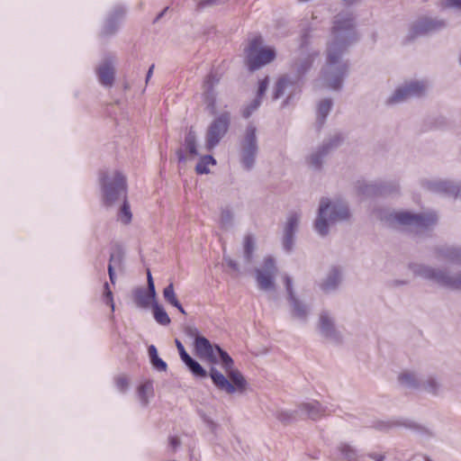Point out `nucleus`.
<instances>
[{
  "label": "nucleus",
  "mask_w": 461,
  "mask_h": 461,
  "mask_svg": "<svg viewBox=\"0 0 461 461\" xmlns=\"http://www.w3.org/2000/svg\"><path fill=\"white\" fill-rule=\"evenodd\" d=\"M355 15L348 11L334 16L331 40L327 47L326 64L321 70V81L331 90H339L347 76L348 66L342 56L348 46L358 40Z\"/></svg>",
  "instance_id": "nucleus-1"
},
{
  "label": "nucleus",
  "mask_w": 461,
  "mask_h": 461,
  "mask_svg": "<svg viewBox=\"0 0 461 461\" xmlns=\"http://www.w3.org/2000/svg\"><path fill=\"white\" fill-rule=\"evenodd\" d=\"M99 181L103 193V200L106 206H112L118 201L122 204L118 212V220L128 224L132 218L130 205L126 200V179L119 171H103L100 173Z\"/></svg>",
  "instance_id": "nucleus-2"
},
{
  "label": "nucleus",
  "mask_w": 461,
  "mask_h": 461,
  "mask_svg": "<svg viewBox=\"0 0 461 461\" xmlns=\"http://www.w3.org/2000/svg\"><path fill=\"white\" fill-rule=\"evenodd\" d=\"M215 352L219 355L221 364L229 379L212 366L209 372L212 384L218 390L228 394H233L237 392L244 393L248 386L247 380L239 370L234 368V362L231 357L219 345H215Z\"/></svg>",
  "instance_id": "nucleus-3"
},
{
  "label": "nucleus",
  "mask_w": 461,
  "mask_h": 461,
  "mask_svg": "<svg viewBox=\"0 0 461 461\" xmlns=\"http://www.w3.org/2000/svg\"><path fill=\"white\" fill-rule=\"evenodd\" d=\"M382 219L390 227L422 234L437 223L438 216L434 212L413 213L408 211H398L385 213Z\"/></svg>",
  "instance_id": "nucleus-4"
},
{
  "label": "nucleus",
  "mask_w": 461,
  "mask_h": 461,
  "mask_svg": "<svg viewBox=\"0 0 461 461\" xmlns=\"http://www.w3.org/2000/svg\"><path fill=\"white\" fill-rule=\"evenodd\" d=\"M348 216V206L345 202L339 199L330 200L327 197H322L320 201L314 229L319 235L326 236L330 224L345 221Z\"/></svg>",
  "instance_id": "nucleus-5"
},
{
  "label": "nucleus",
  "mask_w": 461,
  "mask_h": 461,
  "mask_svg": "<svg viewBox=\"0 0 461 461\" xmlns=\"http://www.w3.org/2000/svg\"><path fill=\"white\" fill-rule=\"evenodd\" d=\"M408 267L415 276L432 281L447 288L461 290V272L451 274L447 270L420 263H411Z\"/></svg>",
  "instance_id": "nucleus-6"
},
{
  "label": "nucleus",
  "mask_w": 461,
  "mask_h": 461,
  "mask_svg": "<svg viewBox=\"0 0 461 461\" xmlns=\"http://www.w3.org/2000/svg\"><path fill=\"white\" fill-rule=\"evenodd\" d=\"M275 58V49L264 47L263 40L260 37L254 38L246 50V61L251 71H255L270 63Z\"/></svg>",
  "instance_id": "nucleus-7"
},
{
  "label": "nucleus",
  "mask_w": 461,
  "mask_h": 461,
  "mask_svg": "<svg viewBox=\"0 0 461 461\" xmlns=\"http://www.w3.org/2000/svg\"><path fill=\"white\" fill-rule=\"evenodd\" d=\"M258 150L257 127L249 122L240 140V164L245 170L250 171L254 167Z\"/></svg>",
  "instance_id": "nucleus-8"
},
{
  "label": "nucleus",
  "mask_w": 461,
  "mask_h": 461,
  "mask_svg": "<svg viewBox=\"0 0 461 461\" xmlns=\"http://www.w3.org/2000/svg\"><path fill=\"white\" fill-rule=\"evenodd\" d=\"M427 85L422 80H411L398 86L388 97V104H396L413 97H420L426 92Z\"/></svg>",
  "instance_id": "nucleus-9"
},
{
  "label": "nucleus",
  "mask_w": 461,
  "mask_h": 461,
  "mask_svg": "<svg viewBox=\"0 0 461 461\" xmlns=\"http://www.w3.org/2000/svg\"><path fill=\"white\" fill-rule=\"evenodd\" d=\"M284 283L287 293V300L291 307L292 316L302 323H306L311 313L310 305L295 294L291 276L285 275L284 276Z\"/></svg>",
  "instance_id": "nucleus-10"
},
{
  "label": "nucleus",
  "mask_w": 461,
  "mask_h": 461,
  "mask_svg": "<svg viewBox=\"0 0 461 461\" xmlns=\"http://www.w3.org/2000/svg\"><path fill=\"white\" fill-rule=\"evenodd\" d=\"M230 116L225 112L215 118L209 125L205 136V149H213L224 137L230 126Z\"/></svg>",
  "instance_id": "nucleus-11"
},
{
  "label": "nucleus",
  "mask_w": 461,
  "mask_h": 461,
  "mask_svg": "<svg viewBox=\"0 0 461 461\" xmlns=\"http://www.w3.org/2000/svg\"><path fill=\"white\" fill-rule=\"evenodd\" d=\"M276 273L277 267L274 258L270 256L266 257L262 267L255 269V277L258 289L265 292L275 291Z\"/></svg>",
  "instance_id": "nucleus-12"
},
{
  "label": "nucleus",
  "mask_w": 461,
  "mask_h": 461,
  "mask_svg": "<svg viewBox=\"0 0 461 461\" xmlns=\"http://www.w3.org/2000/svg\"><path fill=\"white\" fill-rule=\"evenodd\" d=\"M298 78L292 75H285L281 77L276 83L273 90L272 98L277 100L285 96L283 106L288 104L300 89Z\"/></svg>",
  "instance_id": "nucleus-13"
},
{
  "label": "nucleus",
  "mask_w": 461,
  "mask_h": 461,
  "mask_svg": "<svg viewBox=\"0 0 461 461\" xmlns=\"http://www.w3.org/2000/svg\"><path fill=\"white\" fill-rule=\"evenodd\" d=\"M447 26L443 19L423 16L416 20L410 27L409 37L415 38L430 32H438Z\"/></svg>",
  "instance_id": "nucleus-14"
},
{
  "label": "nucleus",
  "mask_w": 461,
  "mask_h": 461,
  "mask_svg": "<svg viewBox=\"0 0 461 461\" xmlns=\"http://www.w3.org/2000/svg\"><path fill=\"white\" fill-rule=\"evenodd\" d=\"M318 329L321 335L330 342L335 345L342 342V335L336 329L334 318L328 311H322L320 313Z\"/></svg>",
  "instance_id": "nucleus-15"
},
{
  "label": "nucleus",
  "mask_w": 461,
  "mask_h": 461,
  "mask_svg": "<svg viewBox=\"0 0 461 461\" xmlns=\"http://www.w3.org/2000/svg\"><path fill=\"white\" fill-rule=\"evenodd\" d=\"M188 336L194 339V351L199 357L208 359L213 363L217 361L214 356L215 345L212 346L210 340L202 336L196 328H189Z\"/></svg>",
  "instance_id": "nucleus-16"
},
{
  "label": "nucleus",
  "mask_w": 461,
  "mask_h": 461,
  "mask_svg": "<svg viewBox=\"0 0 461 461\" xmlns=\"http://www.w3.org/2000/svg\"><path fill=\"white\" fill-rule=\"evenodd\" d=\"M425 189L442 195L461 198V184L449 180H426L422 183Z\"/></svg>",
  "instance_id": "nucleus-17"
},
{
  "label": "nucleus",
  "mask_w": 461,
  "mask_h": 461,
  "mask_svg": "<svg viewBox=\"0 0 461 461\" xmlns=\"http://www.w3.org/2000/svg\"><path fill=\"white\" fill-rule=\"evenodd\" d=\"M358 194L364 196H372L377 194H387L398 190L396 183H367L358 181L356 185Z\"/></svg>",
  "instance_id": "nucleus-18"
},
{
  "label": "nucleus",
  "mask_w": 461,
  "mask_h": 461,
  "mask_svg": "<svg viewBox=\"0 0 461 461\" xmlns=\"http://www.w3.org/2000/svg\"><path fill=\"white\" fill-rule=\"evenodd\" d=\"M219 82L220 78L213 74L208 75L203 82V101L212 114L217 113V92L215 86Z\"/></svg>",
  "instance_id": "nucleus-19"
},
{
  "label": "nucleus",
  "mask_w": 461,
  "mask_h": 461,
  "mask_svg": "<svg viewBox=\"0 0 461 461\" xmlns=\"http://www.w3.org/2000/svg\"><path fill=\"white\" fill-rule=\"evenodd\" d=\"M96 75L100 84L105 87H111L114 82V59L105 56L96 68Z\"/></svg>",
  "instance_id": "nucleus-20"
},
{
  "label": "nucleus",
  "mask_w": 461,
  "mask_h": 461,
  "mask_svg": "<svg viewBox=\"0 0 461 461\" xmlns=\"http://www.w3.org/2000/svg\"><path fill=\"white\" fill-rule=\"evenodd\" d=\"M269 84V77H265L258 81L256 96L249 104H245L241 109L243 118L249 119L261 105L263 96L265 95Z\"/></svg>",
  "instance_id": "nucleus-21"
},
{
  "label": "nucleus",
  "mask_w": 461,
  "mask_h": 461,
  "mask_svg": "<svg viewBox=\"0 0 461 461\" xmlns=\"http://www.w3.org/2000/svg\"><path fill=\"white\" fill-rule=\"evenodd\" d=\"M126 14V9L122 5H116L106 17L103 29L102 34L105 36L114 34Z\"/></svg>",
  "instance_id": "nucleus-22"
},
{
  "label": "nucleus",
  "mask_w": 461,
  "mask_h": 461,
  "mask_svg": "<svg viewBox=\"0 0 461 461\" xmlns=\"http://www.w3.org/2000/svg\"><path fill=\"white\" fill-rule=\"evenodd\" d=\"M438 259L461 266V246L444 244L435 248Z\"/></svg>",
  "instance_id": "nucleus-23"
},
{
  "label": "nucleus",
  "mask_w": 461,
  "mask_h": 461,
  "mask_svg": "<svg viewBox=\"0 0 461 461\" xmlns=\"http://www.w3.org/2000/svg\"><path fill=\"white\" fill-rule=\"evenodd\" d=\"M342 281V273L337 267H332L321 284V289L324 293H331L338 289Z\"/></svg>",
  "instance_id": "nucleus-24"
},
{
  "label": "nucleus",
  "mask_w": 461,
  "mask_h": 461,
  "mask_svg": "<svg viewBox=\"0 0 461 461\" xmlns=\"http://www.w3.org/2000/svg\"><path fill=\"white\" fill-rule=\"evenodd\" d=\"M314 60V55H303L292 65L293 73L291 74L300 81L301 78L310 70Z\"/></svg>",
  "instance_id": "nucleus-25"
},
{
  "label": "nucleus",
  "mask_w": 461,
  "mask_h": 461,
  "mask_svg": "<svg viewBox=\"0 0 461 461\" xmlns=\"http://www.w3.org/2000/svg\"><path fill=\"white\" fill-rule=\"evenodd\" d=\"M300 415H305L312 420H317L328 412V409L322 407L319 402L312 401L299 406Z\"/></svg>",
  "instance_id": "nucleus-26"
},
{
  "label": "nucleus",
  "mask_w": 461,
  "mask_h": 461,
  "mask_svg": "<svg viewBox=\"0 0 461 461\" xmlns=\"http://www.w3.org/2000/svg\"><path fill=\"white\" fill-rule=\"evenodd\" d=\"M328 154L321 146H319L306 158V163L312 170L319 171L321 169L324 158Z\"/></svg>",
  "instance_id": "nucleus-27"
},
{
  "label": "nucleus",
  "mask_w": 461,
  "mask_h": 461,
  "mask_svg": "<svg viewBox=\"0 0 461 461\" xmlns=\"http://www.w3.org/2000/svg\"><path fill=\"white\" fill-rule=\"evenodd\" d=\"M133 301L137 307L141 309H148L153 306L154 300L148 294V292L143 287L136 288L132 294Z\"/></svg>",
  "instance_id": "nucleus-28"
},
{
  "label": "nucleus",
  "mask_w": 461,
  "mask_h": 461,
  "mask_svg": "<svg viewBox=\"0 0 461 461\" xmlns=\"http://www.w3.org/2000/svg\"><path fill=\"white\" fill-rule=\"evenodd\" d=\"M137 394L142 406L149 403V399L154 395L153 382L151 380L145 381L139 385Z\"/></svg>",
  "instance_id": "nucleus-29"
},
{
  "label": "nucleus",
  "mask_w": 461,
  "mask_h": 461,
  "mask_svg": "<svg viewBox=\"0 0 461 461\" xmlns=\"http://www.w3.org/2000/svg\"><path fill=\"white\" fill-rule=\"evenodd\" d=\"M257 249V240L253 234H247L243 239V258L249 264L253 260L254 253Z\"/></svg>",
  "instance_id": "nucleus-30"
},
{
  "label": "nucleus",
  "mask_w": 461,
  "mask_h": 461,
  "mask_svg": "<svg viewBox=\"0 0 461 461\" xmlns=\"http://www.w3.org/2000/svg\"><path fill=\"white\" fill-rule=\"evenodd\" d=\"M333 106V102L330 98H324L318 103L317 105V122L320 126H322Z\"/></svg>",
  "instance_id": "nucleus-31"
},
{
  "label": "nucleus",
  "mask_w": 461,
  "mask_h": 461,
  "mask_svg": "<svg viewBox=\"0 0 461 461\" xmlns=\"http://www.w3.org/2000/svg\"><path fill=\"white\" fill-rule=\"evenodd\" d=\"M163 297L167 303L176 307L182 314H184V315L186 314V312L185 311L182 304L179 303V301L176 298V294L175 293V288H174L173 283H169L163 289Z\"/></svg>",
  "instance_id": "nucleus-32"
},
{
  "label": "nucleus",
  "mask_w": 461,
  "mask_h": 461,
  "mask_svg": "<svg viewBox=\"0 0 461 461\" xmlns=\"http://www.w3.org/2000/svg\"><path fill=\"white\" fill-rule=\"evenodd\" d=\"M345 137L341 132H334L329 138L323 140L321 145L328 153L342 145Z\"/></svg>",
  "instance_id": "nucleus-33"
},
{
  "label": "nucleus",
  "mask_w": 461,
  "mask_h": 461,
  "mask_svg": "<svg viewBox=\"0 0 461 461\" xmlns=\"http://www.w3.org/2000/svg\"><path fill=\"white\" fill-rule=\"evenodd\" d=\"M420 388L433 395H438L441 392V384L433 375H429L425 379L421 378Z\"/></svg>",
  "instance_id": "nucleus-34"
},
{
  "label": "nucleus",
  "mask_w": 461,
  "mask_h": 461,
  "mask_svg": "<svg viewBox=\"0 0 461 461\" xmlns=\"http://www.w3.org/2000/svg\"><path fill=\"white\" fill-rule=\"evenodd\" d=\"M401 384L408 388L420 387L421 378H419L415 373L404 372L399 375Z\"/></svg>",
  "instance_id": "nucleus-35"
},
{
  "label": "nucleus",
  "mask_w": 461,
  "mask_h": 461,
  "mask_svg": "<svg viewBox=\"0 0 461 461\" xmlns=\"http://www.w3.org/2000/svg\"><path fill=\"white\" fill-rule=\"evenodd\" d=\"M234 226V213L230 207H222L220 213V227L229 230Z\"/></svg>",
  "instance_id": "nucleus-36"
},
{
  "label": "nucleus",
  "mask_w": 461,
  "mask_h": 461,
  "mask_svg": "<svg viewBox=\"0 0 461 461\" xmlns=\"http://www.w3.org/2000/svg\"><path fill=\"white\" fill-rule=\"evenodd\" d=\"M153 317L155 321L163 326H167L171 322V320L167 313L166 310L162 305L158 304L157 302H154L152 306Z\"/></svg>",
  "instance_id": "nucleus-37"
},
{
  "label": "nucleus",
  "mask_w": 461,
  "mask_h": 461,
  "mask_svg": "<svg viewBox=\"0 0 461 461\" xmlns=\"http://www.w3.org/2000/svg\"><path fill=\"white\" fill-rule=\"evenodd\" d=\"M342 461H359L357 451L347 443H341L339 447Z\"/></svg>",
  "instance_id": "nucleus-38"
},
{
  "label": "nucleus",
  "mask_w": 461,
  "mask_h": 461,
  "mask_svg": "<svg viewBox=\"0 0 461 461\" xmlns=\"http://www.w3.org/2000/svg\"><path fill=\"white\" fill-rule=\"evenodd\" d=\"M185 146L189 154L193 157L198 155L196 148V134L191 128L185 138Z\"/></svg>",
  "instance_id": "nucleus-39"
},
{
  "label": "nucleus",
  "mask_w": 461,
  "mask_h": 461,
  "mask_svg": "<svg viewBox=\"0 0 461 461\" xmlns=\"http://www.w3.org/2000/svg\"><path fill=\"white\" fill-rule=\"evenodd\" d=\"M300 213L295 212L289 213L285 222L284 232L295 234V231L300 222Z\"/></svg>",
  "instance_id": "nucleus-40"
},
{
  "label": "nucleus",
  "mask_w": 461,
  "mask_h": 461,
  "mask_svg": "<svg viewBox=\"0 0 461 461\" xmlns=\"http://www.w3.org/2000/svg\"><path fill=\"white\" fill-rule=\"evenodd\" d=\"M216 160L211 155H204L201 158L200 161L197 163L195 167V171L198 174H208L210 172L208 166L215 165Z\"/></svg>",
  "instance_id": "nucleus-41"
},
{
  "label": "nucleus",
  "mask_w": 461,
  "mask_h": 461,
  "mask_svg": "<svg viewBox=\"0 0 461 461\" xmlns=\"http://www.w3.org/2000/svg\"><path fill=\"white\" fill-rule=\"evenodd\" d=\"M185 366L194 377L205 378L208 375L207 371L194 358Z\"/></svg>",
  "instance_id": "nucleus-42"
},
{
  "label": "nucleus",
  "mask_w": 461,
  "mask_h": 461,
  "mask_svg": "<svg viewBox=\"0 0 461 461\" xmlns=\"http://www.w3.org/2000/svg\"><path fill=\"white\" fill-rule=\"evenodd\" d=\"M297 415H300L299 409L297 411H280L276 418L283 423H290L296 419Z\"/></svg>",
  "instance_id": "nucleus-43"
},
{
  "label": "nucleus",
  "mask_w": 461,
  "mask_h": 461,
  "mask_svg": "<svg viewBox=\"0 0 461 461\" xmlns=\"http://www.w3.org/2000/svg\"><path fill=\"white\" fill-rule=\"evenodd\" d=\"M116 388L124 393L129 388V378L125 375H120L115 378Z\"/></svg>",
  "instance_id": "nucleus-44"
},
{
  "label": "nucleus",
  "mask_w": 461,
  "mask_h": 461,
  "mask_svg": "<svg viewBox=\"0 0 461 461\" xmlns=\"http://www.w3.org/2000/svg\"><path fill=\"white\" fill-rule=\"evenodd\" d=\"M104 300L106 304L110 305L112 312L114 311V303L113 293L110 289L109 284L106 282L104 285Z\"/></svg>",
  "instance_id": "nucleus-45"
},
{
  "label": "nucleus",
  "mask_w": 461,
  "mask_h": 461,
  "mask_svg": "<svg viewBox=\"0 0 461 461\" xmlns=\"http://www.w3.org/2000/svg\"><path fill=\"white\" fill-rule=\"evenodd\" d=\"M294 235L293 233L284 232L283 247L286 251H291L294 246Z\"/></svg>",
  "instance_id": "nucleus-46"
},
{
  "label": "nucleus",
  "mask_w": 461,
  "mask_h": 461,
  "mask_svg": "<svg viewBox=\"0 0 461 461\" xmlns=\"http://www.w3.org/2000/svg\"><path fill=\"white\" fill-rule=\"evenodd\" d=\"M152 367L158 372H166L167 370V363L159 357L150 361Z\"/></svg>",
  "instance_id": "nucleus-47"
},
{
  "label": "nucleus",
  "mask_w": 461,
  "mask_h": 461,
  "mask_svg": "<svg viewBox=\"0 0 461 461\" xmlns=\"http://www.w3.org/2000/svg\"><path fill=\"white\" fill-rule=\"evenodd\" d=\"M442 6L445 8H456L461 10V0H444Z\"/></svg>",
  "instance_id": "nucleus-48"
},
{
  "label": "nucleus",
  "mask_w": 461,
  "mask_h": 461,
  "mask_svg": "<svg viewBox=\"0 0 461 461\" xmlns=\"http://www.w3.org/2000/svg\"><path fill=\"white\" fill-rule=\"evenodd\" d=\"M201 417L203 419V420L204 421V423L207 425V428L214 432L216 428H217V423H215L212 419H211L209 416L205 415L204 413L201 414Z\"/></svg>",
  "instance_id": "nucleus-49"
},
{
  "label": "nucleus",
  "mask_w": 461,
  "mask_h": 461,
  "mask_svg": "<svg viewBox=\"0 0 461 461\" xmlns=\"http://www.w3.org/2000/svg\"><path fill=\"white\" fill-rule=\"evenodd\" d=\"M201 417L203 419V420L204 421V423L207 425V428L214 432L216 428H217V423H215L212 419H211L209 416L205 415L204 413L201 414Z\"/></svg>",
  "instance_id": "nucleus-50"
},
{
  "label": "nucleus",
  "mask_w": 461,
  "mask_h": 461,
  "mask_svg": "<svg viewBox=\"0 0 461 461\" xmlns=\"http://www.w3.org/2000/svg\"><path fill=\"white\" fill-rule=\"evenodd\" d=\"M114 260L115 256L112 254L110 257V264L108 265V275L112 284L115 283V273L112 265V262H113Z\"/></svg>",
  "instance_id": "nucleus-51"
},
{
  "label": "nucleus",
  "mask_w": 461,
  "mask_h": 461,
  "mask_svg": "<svg viewBox=\"0 0 461 461\" xmlns=\"http://www.w3.org/2000/svg\"><path fill=\"white\" fill-rule=\"evenodd\" d=\"M224 0H200L198 3L199 8H205L207 6L214 5L223 2Z\"/></svg>",
  "instance_id": "nucleus-52"
},
{
  "label": "nucleus",
  "mask_w": 461,
  "mask_h": 461,
  "mask_svg": "<svg viewBox=\"0 0 461 461\" xmlns=\"http://www.w3.org/2000/svg\"><path fill=\"white\" fill-rule=\"evenodd\" d=\"M223 260L227 264L228 267L232 268L235 271H239V266L235 260H233L230 257L223 255Z\"/></svg>",
  "instance_id": "nucleus-53"
},
{
  "label": "nucleus",
  "mask_w": 461,
  "mask_h": 461,
  "mask_svg": "<svg viewBox=\"0 0 461 461\" xmlns=\"http://www.w3.org/2000/svg\"><path fill=\"white\" fill-rule=\"evenodd\" d=\"M148 354L149 357V362L158 357L157 348L154 345L149 346Z\"/></svg>",
  "instance_id": "nucleus-54"
},
{
  "label": "nucleus",
  "mask_w": 461,
  "mask_h": 461,
  "mask_svg": "<svg viewBox=\"0 0 461 461\" xmlns=\"http://www.w3.org/2000/svg\"><path fill=\"white\" fill-rule=\"evenodd\" d=\"M147 292H148V294L154 300L156 301V289H155V285H154V282H150V284H148V288L146 289Z\"/></svg>",
  "instance_id": "nucleus-55"
},
{
  "label": "nucleus",
  "mask_w": 461,
  "mask_h": 461,
  "mask_svg": "<svg viewBox=\"0 0 461 461\" xmlns=\"http://www.w3.org/2000/svg\"><path fill=\"white\" fill-rule=\"evenodd\" d=\"M179 356H180V358L182 360V362L186 365L188 362H190L193 357L185 350H181V352L179 353Z\"/></svg>",
  "instance_id": "nucleus-56"
},
{
  "label": "nucleus",
  "mask_w": 461,
  "mask_h": 461,
  "mask_svg": "<svg viewBox=\"0 0 461 461\" xmlns=\"http://www.w3.org/2000/svg\"><path fill=\"white\" fill-rule=\"evenodd\" d=\"M170 445L172 446V447L176 448L180 445V441L177 438L172 437L170 438Z\"/></svg>",
  "instance_id": "nucleus-57"
},
{
  "label": "nucleus",
  "mask_w": 461,
  "mask_h": 461,
  "mask_svg": "<svg viewBox=\"0 0 461 461\" xmlns=\"http://www.w3.org/2000/svg\"><path fill=\"white\" fill-rule=\"evenodd\" d=\"M154 68L155 66L154 65H151L147 72V75H146V83L149 82V80L150 79V77H152V74H153V70H154Z\"/></svg>",
  "instance_id": "nucleus-58"
},
{
  "label": "nucleus",
  "mask_w": 461,
  "mask_h": 461,
  "mask_svg": "<svg viewBox=\"0 0 461 461\" xmlns=\"http://www.w3.org/2000/svg\"><path fill=\"white\" fill-rule=\"evenodd\" d=\"M370 456L375 459V461H383L384 460V456L382 455H378V454H372L370 455Z\"/></svg>",
  "instance_id": "nucleus-59"
},
{
  "label": "nucleus",
  "mask_w": 461,
  "mask_h": 461,
  "mask_svg": "<svg viewBox=\"0 0 461 461\" xmlns=\"http://www.w3.org/2000/svg\"><path fill=\"white\" fill-rule=\"evenodd\" d=\"M167 10H168V7H166L164 10H162V11H161L158 15H157V17L155 18V21H154V22H157V21H158L160 18H162Z\"/></svg>",
  "instance_id": "nucleus-60"
},
{
  "label": "nucleus",
  "mask_w": 461,
  "mask_h": 461,
  "mask_svg": "<svg viewBox=\"0 0 461 461\" xmlns=\"http://www.w3.org/2000/svg\"><path fill=\"white\" fill-rule=\"evenodd\" d=\"M176 346L177 348L178 353H180L181 350H185L183 344L178 339H176Z\"/></svg>",
  "instance_id": "nucleus-61"
},
{
  "label": "nucleus",
  "mask_w": 461,
  "mask_h": 461,
  "mask_svg": "<svg viewBox=\"0 0 461 461\" xmlns=\"http://www.w3.org/2000/svg\"><path fill=\"white\" fill-rule=\"evenodd\" d=\"M176 154H177V158H178L179 161H184L185 159V155L182 152V150H178Z\"/></svg>",
  "instance_id": "nucleus-62"
},
{
  "label": "nucleus",
  "mask_w": 461,
  "mask_h": 461,
  "mask_svg": "<svg viewBox=\"0 0 461 461\" xmlns=\"http://www.w3.org/2000/svg\"><path fill=\"white\" fill-rule=\"evenodd\" d=\"M147 281H148V284H150V282H154L149 270H148V273H147Z\"/></svg>",
  "instance_id": "nucleus-63"
},
{
  "label": "nucleus",
  "mask_w": 461,
  "mask_h": 461,
  "mask_svg": "<svg viewBox=\"0 0 461 461\" xmlns=\"http://www.w3.org/2000/svg\"><path fill=\"white\" fill-rule=\"evenodd\" d=\"M396 285H405L407 284V281H395Z\"/></svg>",
  "instance_id": "nucleus-64"
}]
</instances>
